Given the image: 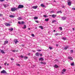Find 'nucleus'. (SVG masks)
Listing matches in <instances>:
<instances>
[{"instance_id": "1", "label": "nucleus", "mask_w": 75, "mask_h": 75, "mask_svg": "<svg viewBox=\"0 0 75 75\" xmlns=\"http://www.w3.org/2000/svg\"><path fill=\"white\" fill-rule=\"evenodd\" d=\"M18 10V8H16V7H14L11 8V11H15L16 10Z\"/></svg>"}, {"instance_id": "2", "label": "nucleus", "mask_w": 75, "mask_h": 75, "mask_svg": "<svg viewBox=\"0 0 75 75\" xmlns=\"http://www.w3.org/2000/svg\"><path fill=\"white\" fill-rule=\"evenodd\" d=\"M18 8H24V6L23 5H18Z\"/></svg>"}, {"instance_id": "3", "label": "nucleus", "mask_w": 75, "mask_h": 75, "mask_svg": "<svg viewBox=\"0 0 75 75\" xmlns=\"http://www.w3.org/2000/svg\"><path fill=\"white\" fill-rule=\"evenodd\" d=\"M1 73H2V74H7V72H6V71L4 70H3L1 72Z\"/></svg>"}, {"instance_id": "4", "label": "nucleus", "mask_w": 75, "mask_h": 75, "mask_svg": "<svg viewBox=\"0 0 75 75\" xmlns=\"http://www.w3.org/2000/svg\"><path fill=\"white\" fill-rule=\"evenodd\" d=\"M68 4L69 6H71V2L69 1H67Z\"/></svg>"}, {"instance_id": "5", "label": "nucleus", "mask_w": 75, "mask_h": 75, "mask_svg": "<svg viewBox=\"0 0 75 75\" xmlns=\"http://www.w3.org/2000/svg\"><path fill=\"white\" fill-rule=\"evenodd\" d=\"M62 71V74H64L65 72L66 71V69H63Z\"/></svg>"}, {"instance_id": "6", "label": "nucleus", "mask_w": 75, "mask_h": 75, "mask_svg": "<svg viewBox=\"0 0 75 75\" xmlns=\"http://www.w3.org/2000/svg\"><path fill=\"white\" fill-rule=\"evenodd\" d=\"M5 24L6 26H10V23H5Z\"/></svg>"}, {"instance_id": "7", "label": "nucleus", "mask_w": 75, "mask_h": 75, "mask_svg": "<svg viewBox=\"0 0 75 75\" xmlns=\"http://www.w3.org/2000/svg\"><path fill=\"white\" fill-rule=\"evenodd\" d=\"M38 7V6H33L32 7V8H33V9H36V8H37Z\"/></svg>"}, {"instance_id": "8", "label": "nucleus", "mask_w": 75, "mask_h": 75, "mask_svg": "<svg viewBox=\"0 0 75 75\" xmlns=\"http://www.w3.org/2000/svg\"><path fill=\"white\" fill-rule=\"evenodd\" d=\"M56 17H57V15L56 14H53L52 15V18H55Z\"/></svg>"}, {"instance_id": "9", "label": "nucleus", "mask_w": 75, "mask_h": 75, "mask_svg": "<svg viewBox=\"0 0 75 75\" xmlns=\"http://www.w3.org/2000/svg\"><path fill=\"white\" fill-rule=\"evenodd\" d=\"M3 6H4V7H5V8H6L7 7H8V5L4 4Z\"/></svg>"}, {"instance_id": "10", "label": "nucleus", "mask_w": 75, "mask_h": 75, "mask_svg": "<svg viewBox=\"0 0 75 75\" xmlns=\"http://www.w3.org/2000/svg\"><path fill=\"white\" fill-rule=\"evenodd\" d=\"M14 41L16 44H17V42H18V41L17 39H15L14 40Z\"/></svg>"}, {"instance_id": "11", "label": "nucleus", "mask_w": 75, "mask_h": 75, "mask_svg": "<svg viewBox=\"0 0 75 75\" xmlns=\"http://www.w3.org/2000/svg\"><path fill=\"white\" fill-rule=\"evenodd\" d=\"M68 59H70V60H73V58L71 57H68Z\"/></svg>"}, {"instance_id": "12", "label": "nucleus", "mask_w": 75, "mask_h": 75, "mask_svg": "<svg viewBox=\"0 0 75 75\" xmlns=\"http://www.w3.org/2000/svg\"><path fill=\"white\" fill-rule=\"evenodd\" d=\"M8 42L7 41H5L4 43V45H6V44H8Z\"/></svg>"}, {"instance_id": "13", "label": "nucleus", "mask_w": 75, "mask_h": 75, "mask_svg": "<svg viewBox=\"0 0 75 75\" xmlns=\"http://www.w3.org/2000/svg\"><path fill=\"white\" fill-rule=\"evenodd\" d=\"M62 20H65L66 19V17H62Z\"/></svg>"}, {"instance_id": "14", "label": "nucleus", "mask_w": 75, "mask_h": 75, "mask_svg": "<svg viewBox=\"0 0 75 75\" xmlns=\"http://www.w3.org/2000/svg\"><path fill=\"white\" fill-rule=\"evenodd\" d=\"M39 61H44V59L42 58H39Z\"/></svg>"}, {"instance_id": "15", "label": "nucleus", "mask_w": 75, "mask_h": 75, "mask_svg": "<svg viewBox=\"0 0 75 75\" xmlns=\"http://www.w3.org/2000/svg\"><path fill=\"white\" fill-rule=\"evenodd\" d=\"M35 55L37 56V57H39V53H38V52L35 53Z\"/></svg>"}, {"instance_id": "16", "label": "nucleus", "mask_w": 75, "mask_h": 75, "mask_svg": "<svg viewBox=\"0 0 75 75\" xmlns=\"http://www.w3.org/2000/svg\"><path fill=\"white\" fill-rule=\"evenodd\" d=\"M68 48H69V46H66L65 47V48L64 49V50H67V49H68Z\"/></svg>"}, {"instance_id": "17", "label": "nucleus", "mask_w": 75, "mask_h": 75, "mask_svg": "<svg viewBox=\"0 0 75 75\" xmlns=\"http://www.w3.org/2000/svg\"><path fill=\"white\" fill-rule=\"evenodd\" d=\"M67 39V38L63 37L62 38V40H64V41H65V40H66Z\"/></svg>"}, {"instance_id": "18", "label": "nucleus", "mask_w": 75, "mask_h": 75, "mask_svg": "<svg viewBox=\"0 0 75 75\" xmlns=\"http://www.w3.org/2000/svg\"><path fill=\"white\" fill-rule=\"evenodd\" d=\"M39 28H40L42 30H43L44 28H43V27L42 26H40L39 27Z\"/></svg>"}, {"instance_id": "19", "label": "nucleus", "mask_w": 75, "mask_h": 75, "mask_svg": "<svg viewBox=\"0 0 75 75\" xmlns=\"http://www.w3.org/2000/svg\"><path fill=\"white\" fill-rule=\"evenodd\" d=\"M54 68H57L58 67V66L57 64H55L54 66Z\"/></svg>"}, {"instance_id": "20", "label": "nucleus", "mask_w": 75, "mask_h": 75, "mask_svg": "<svg viewBox=\"0 0 75 75\" xmlns=\"http://www.w3.org/2000/svg\"><path fill=\"white\" fill-rule=\"evenodd\" d=\"M9 17L11 18H14V16L11 15L9 16Z\"/></svg>"}, {"instance_id": "21", "label": "nucleus", "mask_w": 75, "mask_h": 75, "mask_svg": "<svg viewBox=\"0 0 75 75\" xmlns=\"http://www.w3.org/2000/svg\"><path fill=\"white\" fill-rule=\"evenodd\" d=\"M1 52L2 53V54H5V52H4V51L2 50H1Z\"/></svg>"}, {"instance_id": "22", "label": "nucleus", "mask_w": 75, "mask_h": 75, "mask_svg": "<svg viewBox=\"0 0 75 75\" xmlns=\"http://www.w3.org/2000/svg\"><path fill=\"white\" fill-rule=\"evenodd\" d=\"M8 30H10L11 31H12L13 30V28H11V29H9Z\"/></svg>"}, {"instance_id": "23", "label": "nucleus", "mask_w": 75, "mask_h": 75, "mask_svg": "<svg viewBox=\"0 0 75 75\" xmlns=\"http://www.w3.org/2000/svg\"><path fill=\"white\" fill-rule=\"evenodd\" d=\"M40 6H41V7H45V6H44V5L42 4H41L40 5Z\"/></svg>"}, {"instance_id": "24", "label": "nucleus", "mask_w": 75, "mask_h": 75, "mask_svg": "<svg viewBox=\"0 0 75 75\" xmlns=\"http://www.w3.org/2000/svg\"><path fill=\"white\" fill-rule=\"evenodd\" d=\"M34 19L35 20H37L38 19V17L37 16H35L34 17Z\"/></svg>"}, {"instance_id": "25", "label": "nucleus", "mask_w": 75, "mask_h": 75, "mask_svg": "<svg viewBox=\"0 0 75 75\" xmlns=\"http://www.w3.org/2000/svg\"><path fill=\"white\" fill-rule=\"evenodd\" d=\"M62 11H58L57 12V13H62Z\"/></svg>"}, {"instance_id": "26", "label": "nucleus", "mask_w": 75, "mask_h": 75, "mask_svg": "<svg viewBox=\"0 0 75 75\" xmlns=\"http://www.w3.org/2000/svg\"><path fill=\"white\" fill-rule=\"evenodd\" d=\"M40 63L42 64H44V65H45L46 64V63H45V62H41Z\"/></svg>"}, {"instance_id": "27", "label": "nucleus", "mask_w": 75, "mask_h": 75, "mask_svg": "<svg viewBox=\"0 0 75 75\" xmlns=\"http://www.w3.org/2000/svg\"><path fill=\"white\" fill-rule=\"evenodd\" d=\"M18 20H21L22 19V18L21 17H19L17 18Z\"/></svg>"}, {"instance_id": "28", "label": "nucleus", "mask_w": 75, "mask_h": 75, "mask_svg": "<svg viewBox=\"0 0 75 75\" xmlns=\"http://www.w3.org/2000/svg\"><path fill=\"white\" fill-rule=\"evenodd\" d=\"M24 27H23V28L24 29H25V28H27V26H26V25H24Z\"/></svg>"}, {"instance_id": "29", "label": "nucleus", "mask_w": 75, "mask_h": 75, "mask_svg": "<svg viewBox=\"0 0 75 75\" xmlns=\"http://www.w3.org/2000/svg\"><path fill=\"white\" fill-rule=\"evenodd\" d=\"M74 62L71 63V66H74Z\"/></svg>"}, {"instance_id": "30", "label": "nucleus", "mask_w": 75, "mask_h": 75, "mask_svg": "<svg viewBox=\"0 0 75 75\" xmlns=\"http://www.w3.org/2000/svg\"><path fill=\"white\" fill-rule=\"evenodd\" d=\"M24 58L25 59H27L28 58V57L26 56H24Z\"/></svg>"}, {"instance_id": "31", "label": "nucleus", "mask_w": 75, "mask_h": 75, "mask_svg": "<svg viewBox=\"0 0 75 75\" xmlns=\"http://www.w3.org/2000/svg\"><path fill=\"white\" fill-rule=\"evenodd\" d=\"M46 21H49V18H47L45 19Z\"/></svg>"}, {"instance_id": "32", "label": "nucleus", "mask_w": 75, "mask_h": 75, "mask_svg": "<svg viewBox=\"0 0 75 75\" xmlns=\"http://www.w3.org/2000/svg\"><path fill=\"white\" fill-rule=\"evenodd\" d=\"M24 56H23V55H21V56H20V57L21 58H24Z\"/></svg>"}, {"instance_id": "33", "label": "nucleus", "mask_w": 75, "mask_h": 75, "mask_svg": "<svg viewBox=\"0 0 75 75\" xmlns=\"http://www.w3.org/2000/svg\"><path fill=\"white\" fill-rule=\"evenodd\" d=\"M70 52H71V54H72V53H73V52H74V51H73V50H70Z\"/></svg>"}, {"instance_id": "34", "label": "nucleus", "mask_w": 75, "mask_h": 75, "mask_svg": "<svg viewBox=\"0 0 75 75\" xmlns=\"http://www.w3.org/2000/svg\"><path fill=\"white\" fill-rule=\"evenodd\" d=\"M43 16L44 17H45V18L48 17V16H47L46 15H43Z\"/></svg>"}, {"instance_id": "35", "label": "nucleus", "mask_w": 75, "mask_h": 75, "mask_svg": "<svg viewBox=\"0 0 75 75\" xmlns=\"http://www.w3.org/2000/svg\"><path fill=\"white\" fill-rule=\"evenodd\" d=\"M21 24H24V21H22L21 22Z\"/></svg>"}, {"instance_id": "36", "label": "nucleus", "mask_w": 75, "mask_h": 75, "mask_svg": "<svg viewBox=\"0 0 75 75\" xmlns=\"http://www.w3.org/2000/svg\"><path fill=\"white\" fill-rule=\"evenodd\" d=\"M59 33H55L54 34L55 35H59Z\"/></svg>"}, {"instance_id": "37", "label": "nucleus", "mask_w": 75, "mask_h": 75, "mask_svg": "<svg viewBox=\"0 0 75 75\" xmlns=\"http://www.w3.org/2000/svg\"><path fill=\"white\" fill-rule=\"evenodd\" d=\"M59 28H60V30H62V28L61 27H59Z\"/></svg>"}, {"instance_id": "38", "label": "nucleus", "mask_w": 75, "mask_h": 75, "mask_svg": "<svg viewBox=\"0 0 75 75\" xmlns=\"http://www.w3.org/2000/svg\"><path fill=\"white\" fill-rule=\"evenodd\" d=\"M18 24H21V22L19 21L18 22Z\"/></svg>"}, {"instance_id": "39", "label": "nucleus", "mask_w": 75, "mask_h": 75, "mask_svg": "<svg viewBox=\"0 0 75 75\" xmlns=\"http://www.w3.org/2000/svg\"><path fill=\"white\" fill-rule=\"evenodd\" d=\"M49 49H50V50H52V47H49Z\"/></svg>"}, {"instance_id": "40", "label": "nucleus", "mask_w": 75, "mask_h": 75, "mask_svg": "<svg viewBox=\"0 0 75 75\" xmlns=\"http://www.w3.org/2000/svg\"><path fill=\"white\" fill-rule=\"evenodd\" d=\"M12 51L13 52H15L16 51V50H12Z\"/></svg>"}, {"instance_id": "41", "label": "nucleus", "mask_w": 75, "mask_h": 75, "mask_svg": "<svg viewBox=\"0 0 75 75\" xmlns=\"http://www.w3.org/2000/svg\"><path fill=\"white\" fill-rule=\"evenodd\" d=\"M54 22H56V21L53 20L52 21V23H54Z\"/></svg>"}, {"instance_id": "42", "label": "nucleus", "mask_w": 75, "mask_h": 75, "mask_svg": "<svg viewBox=\"0 0 75 75\" xmlns=\"http://www.w3.org/2000/svg\"><path fill=\"white\" fill-rule=\"evenodd\" d=\"M31 35H32V37H34L35 36L34 35V34H32Z\"/></svg>"}, {"instance_id": "43", "label": "nucleus", "mask_w": 75, "mask_h": 75, "mask_svg": "<svg viewBox=\"0 0 75 75\" xmlns=\"http://www.w3.org/2000/svg\"><path fill=\"white\" fill-rule=\"evenodd\" d=\"M4 1H5V0H0V1H1V2Z\"/></svg>"}, {"instance_id": "44", "label": "nucleus", "mask_w": 75, "mask_h": 75, "mask_svg": "<svg viewBox=\"0 0 75 75\" xmlns=\"http://www.w3.org/2000/svg\"><path fill=\"white\" fill-rule=\"evenodd\" d=\"M7 64V62H6L4 64V65H6V64Z\"/></svg>"}, {"instance_id": "45", "label": "nucleus", "mask_w": 75, "mask_h": 75, "mask_svg": "<svg viewBox=\"0 0 75 75\" xmlns=\"http://www.w3.org/2000/svg\"><path fill=\"white\" fill-rule=\"evenodd\" d=\"M35 22L37 23H38V21H35Z\"/></svg>"}, {"instance_id": "46", "label": "nucleus", "mask_w": 75, "mask_h": 75, "mask_svg": "<svg viewBox=\"0 0 75 75\" xmlns=\"http://www.w3.org/2000/svg\"><path fill=\"white\" fill-rule=\"evenodd\" d=\"M37 51H39V52H40V51H41V50H37Z\"/></svg>"}, {"instance_id": "47", "label": "nucleus", "mask_w": 75, "mask_h": 75, "mask_svg": "<svg viewBox=\"0 0 75 75\" xmlns=\"http://www.w3.org/2000/svg\"><path fill=\"white\" fill-rule=\"evenodd\" d=\"M21 46H22V47H24V46H25V45H21Z\"/></svg>"}, {"instance_id": "48", "label": "nucleus", "mask_w": 75, "mask_h": 75, "mask_svg": "<svg viewBox=\"0 0 75 75\" xmlns=\"http://www.w3.org/2000/svg\"><path fill=\"white\" fill-rule=\"evenodd\" d=\"M3 15L2 14H0V16L1 17V16H3Z\"/></svg>"}, {"instance_id": "49", "label": "nucleus", "mask_w": 75, "mask_h": 75, "mask_svg": "<svg viewBox=\"0 0 75 75\" xmlns=\"http://www.w3.org/2000/svg\"><path fill=\"white\" fill-rule=\"evenodd\" d=\"M58 45H59L58 44L56 45V47H58Z\"/></svg>"}, {"instance_id": "50", "label": "nucleus", "mask_w": 75, "mask_h": 75, "mask_svg": "<svg viewBox=\"0 0 75 75\" xmlns=\"http://www.w3.org/2000/svg\"><path fill=\"white\" fill-rule=\"evenodd\" d=\"M17 66H20V65L19 64H17Z\"/></svg>"}, {"instance_id": "51", "label": "nucleus", "mask_w": 75, "mask_h": 75, "mask_svg": "<svg viewBox=\"0 0 75 75\" xmlns=\"http://www.w3.org/2000/svg\"><path fill=\"white\" fill-rule=\"evenodd\" d=\"M30 53H29L28 54V55H30Z\"/></svg>"}, {"instance_id": "52", "label": "nucleus", "mask_w": 75, "mask_h": 75, "mask_svg": "<svg viewBox=\"0 0 75 75\" xmlns=\"http://www.w3.org/2000/svg\"><path fill=\"white\" fill-rule=\"evenodd\" d=\"M40 57H42V54H40Z\"/></svg>"}, {"instance_id": "53", "label": "nucleus", "mask_w": 75, "mask_h": 75, "mask_svg": "<svg viewBox=\"0 0 75 75\" xmlns=\"http://www.w3.org/2000/svg\"><path fill=\"white\" fill-rule=\"evenodd\" d=\"M62 8H64V7H65V6H62Z\"/></svg>"}, {"instance_id": "54", "label": "nucleus", "mask_w": 75, "mask_h": 75, "mask_svg": "<svg viewBox=\"0 0 75 75\" xmlns=\"http://www.w3.org/2000/svg\"><path fill=\"white\" fill-rule=\"evenodd\" d=\"M11 60H14V59H13L12 58H11Z\"/></svg>"}, {"instance_id": "55", "label": "nucleus", "mask_w": 75, "mask_h": 75, "mask_svg": "<svg viewBox=\"0 0 75 75\" xmlns=\"http://www.w3.org/2000/svg\"><path fill=\"white\" fill-rule=\"evenodd\" d=\"M54 61H58V59H55L54 60Z\"/></svg>"}, {"instance_id": "56", "label": "nucleus", "mask_w": 75, "mask_h": 75, "mask_svg": "<svg viewBox=\"0 0 75 75\" xmlns=\"http://www.w3.org/2000/svg\"><path fill=\"white\" fill-rule=\"evenodd\" d=\"M72 29L73 30V31H74V30H75V28H72Z\"/></svg>"}, {"instance_id": "57", "label": "nucleus", "mask_w": 75, "mask_h": 75, "mask_svg": "<svg viewBox=\"0 0 75 75\" xmlns=\"http://www.w3.org/2000/svg\"><path fill=\"white\" fill-rule=\"evenodd\" d=\"M72 9H73V10H75V8H72Z\"/></svg>"}, {"instance_id": "58", "label": "nucleus", "mask_w": 75, "mask_h": 75, "mask_svg": "<svg viewBox=\"0 0 75 75\" xmlns=\"http://www.w3.org/2000/svg\"><path fill=\"white\" fill-rule=\"evenodd\" d=\"M28 30H31V28H28Z\"/></svg>"}, {"instance_id": "59", "label": "nucleus", "mask_w": 75, "mask_h": 75, "mask_svg": "<svg viewBox=\"0 0 75 75\" xmlns=\"http://www.w3.org/2000/svg\"><path fill=\"white\" fill-rule=\"evenodd\" d=\"M18 50H16V52H18Z\"/></svg>"}, {"instance_id": "60", "label": "nucleus", "mask_w": 75, "mask_h": 75, "mask_svg": "<svg viewBox=\"0 0 75 75\" xmlns=\"http://www.w3.org/2000/svg\"><path fill=\"white\" fill-rule=\"evenodd\" d=\"M49 16H50L51 17H52V15H49Z\"/></svg>"}, {"instance_id": "61", "label": "nucleus", "mask_w": 75, "mask_h": 75, "mask_svg": "<svg viewBox=\"0 0 75 75\" xmlns=\"http://www.w3.org/2000/svg\"><path fill=\"white\" fill-rule=\"evenodd\" d=\"M1 66H0V69H1Z\"/></svg>"}, {"instance_id": "62", "label": "nucleus", "mask_w": 75, "mask_h": 75, "mask_svg": "<svg viewBox=\"0 0 75 75\" xmlns=\"http://www.w3.org/2000/svg\"><path fill=\"white\" fill-rule=\"evenodd\" d=\"M54 32H55V30H54V31H53Z\"/></svg>"}, {"instance_id": "63", "label": "nucleus", "mask_w": 75, "mask_h": 75, "mask_svg": "<svg viewBox=\"0 0 75 75\" xmlns=\"http://www.w3.org/2000/svg\"><path fill=\"white\" fill-rule=\"evenodd\" d=\"M54 2H56V1H54Z\"/></svg>"}, {"instance_id": "64", "label": "nucleus", "mask_w": 75, "mask_h": 75, "mask_svg": "<svg viewBox=\"0 0 75 75\" xmlns=\"http://www.w3.org/2000/svg\"><path fill=\"white\" fill-rule=\"evenodd\" d=\"M9 65V64H7V65Z\"/></svg>"}]
</instances>
